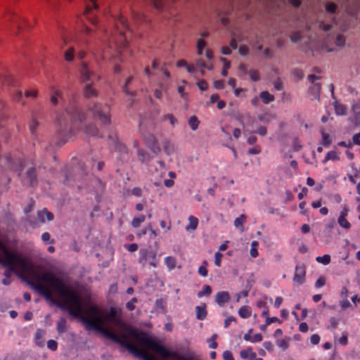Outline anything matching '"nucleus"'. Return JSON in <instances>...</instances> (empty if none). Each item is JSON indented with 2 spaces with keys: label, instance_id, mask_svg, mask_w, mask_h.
Instances as JSON below:
<instances>
[{
  "label": "nucleus",
  "instance_id": "obj_64",
  "mask_svg": "<svg viewBox=\"0 0 360 360\" xmlns=\"http://www.w3.org/2000/svg\"><path fill=\"white\" fill-rule=\"evenodd\" d=\"M352 141L353 144L360 146V132L353 135Z\"/></svg>",
  "mask_w": 360,
  "mask_h": 360
},
{
  "label": "nucleus",
  "instance_id": "obj_10",
  "mask_svg": "<svg viewBox=\"0 0 360 360\" xmlns=\"http://www.w3.org/2000/svg\"><path fill=\"white\" fill-rule=\"evenodd\" d=\"M109 138L115 141V151L119 153L117 158L122 162L127 161L129 159L128 150L125 145L120 142L116 136H109Z\"/></svg>",
  "mask_w": 360,
  "mask_h": 360
},
{
  "label": "nucleus",
  "instance_id": "obj_32",
  "mask_svg": "<svg viewBox=\"0 0 360 360\" xmlns=\"http://www.w3.org/2000/svg\"><path fill=\"white\" fill-rule=\"evenodd\" d=\"M321 84L320 83H314L311 87H310L309 90L311 94L314 96L316 98H319L320 91H321Z\"/></svg>",
  "mask_w": 360,
  "mask_h": 360
},
{
  "label": "nucleus",
  "instance_id": "obj_53",
  "mask_svg": "<svg viewBox=\"0 0 360 360\" xmlns=\"http://www.w3.org/2000/svg\"><path fill=\"white\" fill-rule=\"evenodd\" d=\"M38 125H39V122L35 119H32L30 124V130L32 134L35 133Z\"/></svg>",
  "mask_w": 360,
  "mask_h": 360
},
{
  "label": "nucleus",
  "instance_id": "obj_13",
  "mask_svg": "<svg viewBox=\"0 0 360 360\" xmlns=\"http://www.w3.org/2000/svg\"><path fill=\"white\" fill-rule=\"evenodd\" d=\"M6 161L8 163V167L15 172H19V175H20V172L22 169L24 161L22 160H18V162H15L13 160L11 156H8L6 158Z\"/></svg>",
  "mask_w": 360,
  "mask_h": 360
},
{
  "label": "nucleus",
  "instance_id": "obj_31",
  "mask_svg": "<svg viewBox=\"0 0 360 360\" xmlns=\"http://www.w3.org/2000/svg\"><path fill=\"white\" fill-rule=\"evenodd\" d=\"M339 156L338 155L337 153L334 150H331L327 153V154L325 156V158L323 160V162L326 163L328 160H338Z\"/></svg>",
  "mask_w": 360,
  "mask_h": 360
},
{
  "label": "nucleus",
  "instance_id": "obj_49",
  "mask_svg": "<svg viewBox=\"0 0 360 360\" xmlns=\"http://www.w3.org/2000/svg\"><path fill=\"white\" fill-rule=\"evenodd\" d=\"M149 1L152 2L153 4V6L159 10L162 11L163 8V0H148Z\"/></svg>",
  "mask_w": 360,
  "mask_h": 360
},
{
  "label": "nucleus",
  "instance_id": "obj_2",
  "mask_svg": "<svg viewBox=\"0 0 360 360\" xmlns=\"http://www.w3.org/2000/svg\"><path fill=\"white\" fill-rule=\"evenodd\" d=\"M27 264L28 265L27 269L21 271L26 278L22 279L27 282L32 289L37 291L39 295H43L47 300L56 304V302L59 301L53 297L52 292L49 287L41 283H49L56 293L61 298L65 295L70 286L67 285L62 278L56 276L51 271L44 272L43 274L39 273L33 268L27 259Z\"/></svg>",
  "mask_w": 360,
  "mask_h": 360
},
{
  "label": "nucleus",
  "instance_id": "obj_7",
  "mask_svg": "<svg viewBox=\"0 0 360 360\" xmlns=\"http://www.w3.org/2000/svg\"><path fill=\"white\" fill-rule=\"evenodd\" d=\"M139 131L141 135L145 141L146 145L155 153H158L160 151V148L158 144L155 136L146 131L142 124L139 126Z\"/></svg>",
  "mask_w": 360,
  "mask_h": 360
},
{
  "label": "nucleus",
  "instance_id": "obj_62",
  "mask_svg": "<svg viewBox=\"0 0 360 360\" xmlns=\"http://www.w3.org/2000/svg\"><path fill=\"white\" fill-rule=\"evenodd\" d=\"M238 52L241 56H246L248 53V48L245 45L239 46Z\"/></svg>",
  "mask_w": 360,
  "mask_h": 360
},
{
  "label": "nucleus",
  "instance_id": "obj_20",
  "mask_svg": "<svg viewBox=\"0 0 360 360\" xmlns=\"http://www.w3.org/2000/svg\"><path fill=\"white\" fill-rule=\"evenodd\" d=\"M188 221L189 224L186 226V230L188 231L195 230L198 225V218L191 215L188 217Z\"/></svg>",
  "mask_w": 360,
  "mask_h": 360
},
{
  "label": "nucleus",
  "instance_id": "obj_18",
  "mask_svg": "<svg viewBox=\"0 0 360 360\" xmlns=\"http://www.w3.org/2000/svg\"><path fill=\"white\" fill-rule=\"evenodd\" d=\"M45 217L48 221H50L53 219V214L46 209L43 210L41 212H38V219L40 221L43 223L45 222Z\"/></svg>",
  "mask_w": 360,
  "mask_h": 360
},
{
  "label": "nucleus",
  "instance_id": "obj_19",
  "mask_svg": "<svg viewBox=\"0 0 360 360\" xmlns=\"http://www.w3.org/2000/svg\"><path fill=\"white\" fill-rule=\"evenodd\" d=\"M116 316L117 310L114 307H110L108 314H106L105 313H104L103 311H102L103 325L105 323V322L110 321L112 319L115 318Z\"/></svg>",
  "mask_w": 360,
  "mask_h": 360
},
{
  "label": "nucleus",
  "instance_id": "obj_28",
  "mask_svg": "<svg viewBox=\"0 0 360 360\" xmlns=\"http://www.w3.org/2000/svg\"><path fill=\"white\" fill-rule=\"evenodd\" d=\"M146 220V217L143 214H141L137 217H134L131 221V226L134 228H139L141 224Z\"/></svg>",
  "mask_w": 360,
  "mask_h": 360
},
{
  "label": "nucleus",
  "instance_id": "obj_39",
  "mask_svg": "<svg viewBox=\"0 0 360 360\" xmlns=\"http://www.w3.org/2000/svg\"><path fill=\"white\" fill-rule=\"evenodd\" d=\"M338 223L341 227L347 230L351 228V224L347 221V217H338Z\"/></svg>",
  "mask_w": 360,
  "mask_h": 360
},
{
  "label": "nucleus",
  "instance_id": "obj_35",
  "mask_svg": "<svg viewBox=\"0 0 360 360\" xmlns=\"http://www.w3.org/2000/svg\"><path fill=\"white\" fill-rule=\"evenodd\" d=\"M132 17L137 22H142L145 20V16L139 12L135 11L131 7L130 8Z\"/></svg>",
  "mask_w": 360,
  "mask_h": 360
},
{
  "label": "nucleus",
  "instance_id": "obj_54",
  "mask_svg": "<svg viewBox=\"0 0 360 360\" xmlns=\"http://www.w3.org/2000/svg\"><path fill=\"white\" fill-rule=\"evenodd\" d=\"M223 255L221 253H220L219 252H217L214 255V264L217 266H221V258H222Z\"/></svg>",
  "mask_w": 360,
  "mask_h": 360
},
{
  "label": "nucleus",
  "instance_id": "obj_16",
  "mask_svg": "<svg viewBox=\"0 0 360 360\" xmlns=\"http://www.w3.org/2000/svg\"><path fill=\"white\" fill-rule=\"evenodd\" d=\"M137 155L139 160L143 163H148L150 160V154L141 148H138Z\"/></svg>",
  "mask_w": 360,
  "mask_h": 360
},
{
  "label": "nucleus",
  "instance_id": "obj_51",
  "mask_svg": "<svg viewBox=\"0 0 360 360\" xmlns=\"http://www.w3.org/2000/svg\"><path fill=\"white\" fill-rule=\"evenodd\" d=\"M47 347L51 351H56L58 348V343L53 340H49L47 342Z\"/></svg>",
  "mask_w": 360,
  "mask_h": 360
},
{
  "label": "nucleus",
  "instance_id": "obj_45",
  "mask_svg": "<svg viewBox=\"0 0 360 360\" xmlns=\"http://www.w3.org/2000/svg\"><path fill=\"white\" fill-rule=\"evenodd\" d=\"M61 91L59 90H56L53 92V94L51 97V102L53 105H56L58 103V98L61 97Z\"/></svg>",
  "mask_w": 360,
  "mask_h": 360
},
{
  "label": "nucleus",
  "instance_id": "obj_17",
  "mask_svg": "<svg viewBox=\"0 0 360 360\" xmlns=\"http://www.w3.org/2000/svg\"><path fill=\"white\" fill-rule=\"evenodd\" d=\"M84 133L88 136H97L99 131L95 124H91L85 127Z\"/></svg>",
  "mask_w": 360,
  "mask_h": 360
},
{
  "label": "nucleus",
  "instance_id": "obj_12",
  "mask_svg": "<svg viewBox=\"0 0 360 360\" xmlns=\"http://www.w3.org/2000/svg\"><path fill=\"white\" fill-rule=\"evenodd\" d=\"M306 266L304 264H297L295 266L293 281L301 285L305 281Z\"/></svg>",
  "mask_w": 360,
  "mask_h": 360
},
{
  "label": "nucleus",
  "instance_id": "obj_9",
  "mask_svg": "<svg viewBox=\"0 0 360 360\" xmlns=\"http://www.w3.org/2000/svg\"><path fill=\"white\" fill-rule=\"evenodd\" d=\"M117 336L119 337L120 339L122 340L123 341H125L126 342L130 344L131 345H132L134 347V349H129L127 347L122 346L123 347L126 348L129 352H130L133 354H134L136 356L141 357L143 360H146L147 356L151 357V358H155L153 356L148 354V352L146 349H141L137 346L134 345L133 343L129 342L127 340L128 337H127V334L122 333L120 337L119 335H117Z\"/></svg>",
  "mask_w": 360,
  "mask_h": 360
},
{
  "label": "nucleus",
  "instance_id": "obj_58",
  "mask_svg": "<svg viewBox=\"0 0 360 360\" xmlns=\"http://www.w3.org/2000/svg\"><path fill=\"white\" fill-rule=\"evenodd\" d=\"M330 328L333 329L337 328L339 324V320L335 317H331L329 320Z\"/></svg>",
  "mask_w": 360,
  "mask_h": 360
},
{
  "label": "nucleus",
  "instance_id": "obj_34",
  "mask_svg": "<svg viewBox=\"0 0 360 360\" xmlns=\"http://www.w3.org/2000/svg\"><path fill=\"white\" fill-rule=\"evenodd\" d=\"M160 89H155L154 91V96L155 98L160 99L162 96V91H167L168 89V85L166 84H160Z\"/></svg>",
  "mask_w": 360,
  "mask_h": 360
},
{
  "label": "nucleus",
  "instance_id": "obj_46",
  "mask_svg": "<svg viewBox=\"0 0 360 360\" xmlns=\"http://www.w3.org/2000/svg\"><path fill=\"white\" fill-rule=\"evenodd\" d=\"M276 344L278 347L284 350L287 349L288 347V342L285 339H278L276 341Z\"/></svg>",
  "mask_w": 360,
  "mask_h": 360
},
{
  "label": "nucleus",
  "instance_id": "obj_24",
  "mask_svg": "<svg viewBox=\"0 0 360 360\" xmlns=\"http://www.w3.org/2000/svg\"><path fill=\"white\" fill-rule=\"evenodd\" d=\"M240 356L243 359H246L249 357L254 359L256 357V354L252 352V349L251 347H248V349H243L240 352Z\"/></svg>",
  "mask_w": 360,
  "mask_h": 360
},
{
  "label": "nucleus",
  "instance_id": "obj_36",
  "mask_svg": "<svg viewBox=\"0 0 360 360\" xmlns=\"http://www.w3.org/2000/svg\"><path fill=\"white\" fill-rule=\"evenodd\" d=\"M335 110L337 115H345L347 113L346 107L341 103H336L335 104Z\"/></svg>",
  "mask_w": 360,
  "mask_h": 360
},
{
  "label": "nucleus",
  "instance_id": "obj_48",
  "mask_svg": "<svg viewBox=\"0 0 360 360\" xmlns=\"http://www.w3.org/2000/svg\"><path fill=\"white\" fill-rule=\"evenodd\" d=\"M326 9L330 13H335L337 9V6L335 4L330 2L326 4Z\"/></svg>",
  "mask_w": 360,
  "mask_h": 360
},
{
  "label": "nucleus",
  "instance_id": "obj_38",
  "mask_svg": "<svg viewBox=\"0 0 360 360\" xmlns=\"http://www.w3.org/2000/svg\"><path fill=\"white\" fill-rule=\"evenodd\" d=\"M321 136H322V144L326 147H328L332 143V139H331L330 135L324 131H322Z\"/></svg>",
  "mask_w": 360,
  "mask_h": 360
},
{
  "label": "nucleus",
  "instance_id": "obj_30",
  "mask_svg": "<svg viewBox=\"0 0 360 360\" xmlns=\"http://www.w3.org/2000/svg\"><path fill=\"white\" fill-rule=\"evenodd\" d=\"M199 124L200 121L195 115L191 116L188 120V124L193 131L198 128Z\"/></svg>",
  "mask_w": 360,
  "mask_h": 360
},
{
  "label": "nucleus",
  "instance_id": "obj_52",
  "mask_svg": "<svg viewBox=\"0 0 360 360\" xmlns=\"http://www.w3.org/2000/svg\"><path fill=\"white\" fill-rule=\"evenodd\" d=\"M2 83L4 85H13V78L11 75H5L2 79Z\"/></svg>",
  "mask_w": 360,
  "mask_h": 360
},
{
  "label": "nucleus",
  "instance_id": "obj_4",
  "mask_svg": "<svg viewBox=\"0 0 360 360\" xmlns=\"http://www.w3.org/2000/svg\"><path fill=\"white\" fill-rule=\"evenodd\" d=\"M0 264L6 267L4 271L5 278L11 277V274L15 273L21 278H26L22 270L28 268L27 258L22 257L16 252L8 250L3 241L0 240Z\"/></svg>",
  "mask_w": 360,
  "mask_h": 360
},
{
  "label": "nucleus",
  "instance_id": "obj_15",
  "mask_svg": "<svg viewBox=\"0 0 360 360\" xmlns=\"http://www.w3.org/2000/svg\"><path fill=\"white\" fill-rule=\"evenodd\" d=\"M195 309L197 319L202 321L207 317V311L205 303L202 304L200 306H196Z\"/></svg>",
  "mask_w": 360,
  "mask_h": 360
},
{
  "label": "nucleus",
  "instance_id": "obj_14",
  "mask_svg": "<svg viewBox=\"0 0 360 360\" xmlns=\"http://www.w3.org/2000/svg\"><path fill=\"white\" fill-rule=\"evenodd\" d=\"M231 297L227 291L218 292L215 296V302L219 307H224L226 303H228Z\"/></svg>",
  "mask_w": 360,
  "mask_h": 360
},
{
  "label": "nucleus",
  "instance_id": "obj_60",
  "mask_svg": "<svg viewBox=\"0 0 360 360\" xmlns=\"http://www.w3.org/2000/svg\"><path fill=\"white\" fill-rule=\"evenodd\" d=\"M320 342V336L318 334H313L310 337V342L312 345H318Z\"/></svg>",
  "mask_w": 360,
  "mask_h": 360
},
{
  "label": "nucleus",
  "instance_id": "obj_33",
  "mask_svg": "<svg viewBox=\"0 0 360 360\" xmlns=\"http://www.w3.org/2000/svg\"><path fill=\"white\" fill-rule=\"evenodd\" d=\"M64 57L66 61H72L75 58V49L72 47L68 48L64 53Z\"/></svg>",
  "mask_w": 360,
  "mask_h": 360
},
{
  "label": "nucleus",
  "instance_id": "obj_8",
  "mask_svg": "<svg viewBox=\"0 0 360 360\" xmlns=\"http://www.w3.org/2000/svg\"><path fill=\"white\" fill-rule=\"evenodd\" d=\"M139 262L142 265L145 266L147 261L149 260V264L153 267H156L157 263V255L155 251L142 248L139 250Z\"/></svg>",
  "mask_w": 360,
  "mask_h": 360
},
{
  "label": "nucleus",
  "instance_id": "obj_5",
  "mask_svg": "<svg viewBox=\"0 0 360 360\" xmlns=\"http://www.w3.org/2000/svg\"><path fill=\"white\" fill-rule=\"evenodd\" d=\"M79 71L82 81L86 83L84 89V96L87 98L96 97L97 96V91L92 86V80L95 77V74L89 69L88 65L84 62H82Z\"/></svg>",
  "mask_w": 360,
  "mask_h": 360
},
{
  "label": "nucleus",
  "instance_id": "obj_47",
  "mask_svg": "<svg viewBox=\"0 0 360 360\" xmlns=\"http://www.w3.org/2000/svg\"><path fill=\"white\" fill-rule=\"evenodd\" d=\"M137 298L133 297L130 301L127 302L126 304V307L129 311H133L135 309V303L137 302Z\"/></svg>",
  "mask_w": 360,
  "mask_h": 360
},
{
  "label": "nucleus",
  "instance_id": "obj_63",
  "mask_svg": "<svg viewBox=\"0 0 360 360\" xmlns=\"http://www.w3.org/2000/svg\"><path fill=\"white\" fill-rule=\"evenodd\" d=\"M131 193L134 196L141 197L142 195V190L139 187H134L131 190Z\"/></svg>",
  "mask_w": 360,
  "mask_h": 360
},
{
  "label": "nucleus",
  "instance_id": "obj_55",
  "mask_svg": "<svg viewBox=\"0 0 360 360\" xmlns=\"http://www.w3.org/2000/svg\"><path fill=\"white\" fill-rule=\"evenodd\" d=\"M197 85L198 86V88L201 90V91H205L208 88V85H207V83L205 80L204 79H202V80H200L197 82Z\"/></svg>",
  "mask_w": 360,
  "mask_h": 360
},
{
  "label": "nucleus",
  "instance_id": "obj_27",
  "mask_svg": "<svg viewBox=\"0 0 360 360\" xmlns=\"http://www.w3.org/2000/svg\"><path fill=\"white\" fill-rule=\"evenodd\" d=\"M246 221V216L244 214H241L239 217L236 218L234 220V226L236 228L240 229L241 231L243 230V224Z\"/></svg>",
  "mask_w": 360,
  "mask_h": 360
},
{
  "label": "nucleus",
  "instance_id": "obj_37",
  "mask_svg": "<svg viewBox=\"0 0 360 360\" xmlns=\"http://www.w3.org/2000/svg\"><path fill=\"white\" fill-rule=\"evenodd\" d=\"M57 330L59 333H63L66 331V321L64 318L60 319L58 321Z\"/></svg>",
  "mask_w": 360,
  "mask_h": 360
},
{
  "label": "nucleus",
  "instance_id": "obj_11",
  "mask_svg": "<svg viewBox=\"0 0 360 360\" xmlns=\"http://www.w3.org/2000/svg\"><path fill=\"white\" fill-rule=\"evenodd\" d=\"M22 182L24 186L31 187H34L37 185V176L34 167H32L27 169L25 176L22 178Z\"/></svg>",
  "mask_w": 360,
  "mask_h": 360
},
{
  "label": "nucleus",
  "instance_id": "obj_1",
  "mask_svg": "<svg viewBox=\"0 0 360 360\" xmlns=\"http://www.w3.org/2000/svg\"><path fill=\"white\" fill-rule=\"evenodd\" d=\"M63 300L56 302V304L63 310H67L72 316L79 319L85 325L87 330H94L101 332L108 339L117 343L120 346L134 349L132 345L120 339L116 333L104 328L103 326L102 309L96 305H89L83 309L81 296L70 287L68 289Z\"/></svg>",
  "mask_w": 360,
  "mask_h": 360
},
{
  "label": "nucleus",
  "instance_id": "obj_21",
  "mask_svg": "<svg viewBox=\"0 0 360 360\" xmlns=\"http://www.w3.org/2000/svg\"><path fill=\"white\" fill-rule=\"evenodd\" d=\"M165 264L169 271L174 269L176 265V259L174 257L167 256L165 258Z\"/></svg>",
  "mask_w": 360,
  "mask_h": 360
},
{
  "label": "nucleus",
  "instance_id": "obj_6",
  "mask_svg": "<svg viewBox=\"0 0 360 360\" xmlns=\"http://www.w3.org/2000/svg\"><path fill=\"white\" fill-rule=\"evenodd\" d=\"M89 112L104 126L111 124L110 107L105 103H96L89 108Z\"/></svg>",
  "mask_w": 360,
  "mask_h": 360
},
{
  "label": "nucleus",
  "instance_id": "obj_22",
  "mask_svg": "<svg viewBox=\"0 0 360 360\" xmlns=\"http://www.w3.org/2000/svg\"><path fill=\"white\" fill-rule=\"evenodd\" d=\"M259 96L264 104H268L274 101V95L269 94L266 91H262L259 94Z\"/></svg>",
  "mask_w": 360,
  "mask_h": 360
},
{
  "label": "nucleus",
  "instance_id": "obj_57",
  "mask_svg": "<svg viewBox=\"0 0 360 360\" xmlns=\"http://www.w3.org/2000/svg\"><path fill=\"white\" fill-rule=\"evenodd\" d=\"M325 284H326V279L324 277L321 276V277H319L316 280V281L315 283V287L316 288H319L323 286Z\"/></svg>",
  "mask_w": 360,
  "mask_h": 360
},
{
  "label": "nucleus",
  "instance_id": "obj_40",
  "mask_svg": "<svg viewBox=\"0 0 360 360\" xmlns=\"http://www.w3.org/2000/svg\"><path fill=\"white\" fill-rule=\"evenodd\" d=\"M316 261L319 263L327 265L330 262V256L329 255L319 256L316 258Z\"/></svg>",
  "mask_w": 360,
  "mask_h": 360
},
{
  "label": "nucleus",
  "instance_id": "obj_23",
  "mask_svg": "<svg viewBox=\"0 0 360 360\" xmlns=\"http://www.w3.org/2000/svg\"><path fill=\"white\" fill-rule=\"evenodd\" d=\"M252 310L248 306H243L238 310L239 316L243 319H248L251 316Z\"/></svg>",
  "mask_w": 360,
  "mask_h": 360
},
{
  "label": "nucleus",
  "instance_id": "obj_56",
  "mask_svg": "<svg viewBox=\"0 0 360 360\" xmlns=\"http://www.w3.org/2000/svg\"><path fill=\"white\" fill-rule=\"evenodd\" d=\"M290 39L292 42H298L301 39V35L298 32H294L290 35Z\"/></svg>",
  "mask_w": 360,
  "mask_h": 360
},
{
  "label": "nucleus",
  "instance_id": "obj_59",
  "mask_svg": "<svg viewBox=\"0 0 360 360\" xmlns=\"http://www.w3.org/2000/svg\"><path fill=\"white\" fill-rule=\"evenodd\" d=\"M224 360H234L233 354L231 351L226 350L223 352Z\"/></svg>",
  "mask_w": 360,
  "mask_h": 360
},
{
  "label": "nucleus",
  "instance_id": "obj_26",
  "mask_svg": "<svg viewBox=\"0 0 360 360\" xmlns=\"http://www.w3.org/2000/svg\"><path fill=\"white\" fill-rule=\"evenodd\" d=\"M165 153L170 155L174 153V146L169 141H165L163 143Z\"/></svg>",
  "mask_w": 360,
  "mask_h": 360
},
{
  "label": "nucleus",
  "instance_id": "obj_25",
  "mask_svg": "<svg viewBox=\"0 0 360 360\" xmlns=\"http://www.w3.org/2000/svg\"><path fill=\"white\" fill-rule=\"evenodd\" d=\"M97 0H89V4L86 6L84 15H88L93 9H98V5L96 4Z\"/></svg>",
  "mask_w": 360,
  "mask_h": 360
},
{
  "label": "nucleus",
  "instance_id": "obj_44",
  "mask_svg": "<svg viewBox=\"0 0 360 360\" xmlns=\"http://www.w3.org/2000/svg\"><path fill=\"white\" fill-rule=\"evenodd\" d=\"M163 120H169L172 126H174L177 120L175 118V117L172 114H166L162 117Z\"/></svg>",
  "mask_w": 360,
  "mask_h": 360
},
{
  "label": "nucleus",
  "instance_id": "obj_42",
  "mask_svg": "<svg viewBox=\"0 0 360 360\" xmlns=\"http://www.w3.org/2000/svg\"><path fill=\"white\" fill-rule=\"evenodd\" d=\"M217 338V334L214 333L212 335V337L207 340V342L209 343V347L212 349H216L218 346L217 342H216V339Z\"/></svg>",
  "mask_w": 360,
  "mask_h": 360
},
{
  "label": "nucleus",
  "instance_id": "obj_29",
  "mask_svg": "<svg viewBox=\"0 0 360 360\" xmlns=\"http://www.w3.org/2000/svg\"><path fill=\"white\" fill-rule=\"evenodd\" d=\"M212 288L210 285H205L203 286L202 290L198 291L197 293L198 297L200 298L203 296H208L212 293Z\"/></svg>",
  "mask_w": 360,
  "mask_h": 360
},
{
  "label": "nucleus",
  "instance_id": "obj_3",
  "mask_svg": "<svg viewBox=\"0 0 360 360\" xmlns=\"http://www.w3.org/2000/svg\"><path fill=\"white\" fill-rule=\"evenodd\" d=\"M84 120V115L73 103L70 104L65 112L58 114L56 117L58 124V136L61 139L60 143L64 144L73 135V129Z\"/></svg>",
  "mask_w": 360,
  "mask_h": 360
},
{
  "label": "nucleus",
  "instance_id": "obj_41",
  "mask_svg": "<svg viewBox=\"0 0 360 360\" xmlns=\"http://www.w3.org/2000/svg\"><path fill=\"white\" fill-rule=\"evenodd\" d=\"M207 264H208L206 260H205L202 262V265L199 266L198 271V274L201 276L206 277L207 276V274H208L207 269Z\"/></svg>",
  "mask_w": 360,
  "mask_h": 360
},
{
  "label": "nucleus",
  "instance_id": "obj_61",
  "mask_svg": "<svg viewBox=\"0 0 360 360\" xmlns=\"http://www.w3.org/2000/svg\"><path fill=\"white\" fill-rule=\"evenodd\" d=\"M252 133L258 134L259 135L264 136L266 134V128L265 127L261 126L255 131H252Z\"/></svg>",
  "mask_w": 360,
  "mask_h": 360
},
{
  "label": "nucleus",
  "instance_id": "obj_43",
  "mask_svg": "<svg viewBox=\"0 0 360 360\" xmlns=\"http://www.w3.org/2000/svg\"><path fill=\"white\" fill-rule=\"evenodd\" d=\"M248 73H249V75L250 77V79L253 82H257V81L259 80L260 77H259V73L258 70H250Z\"/></svg>",
  "mask_w": 360,
  "mask_h": 360
},
{
  "label": "nucleus",
  "instance_id": "obj_50",
  "mask_svg": "<svg viewBox=\"0 0 360 360\" xmlns=\"http://www.w3.org/2000/svg\"><path fill=\"white\" fill-rule=\"evenodd\" d=\"M345 44V38L342 34H338L336 37L335 44L338 46H343Z\"/></svg>",
  "mask_w": 360,
  "mask_h": 360
}]
</instances>
